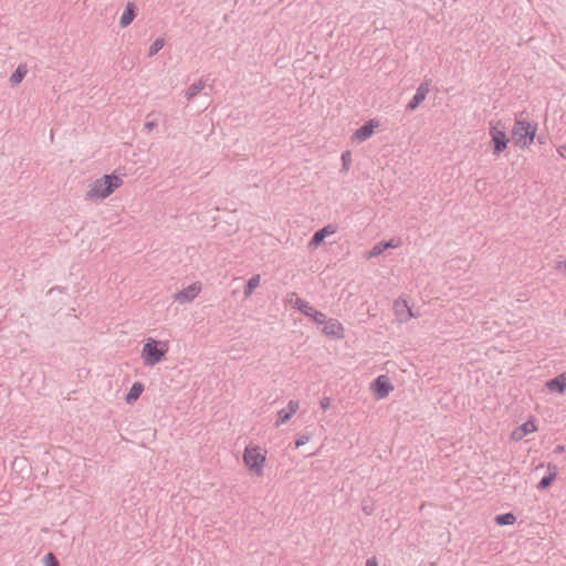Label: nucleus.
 I'll use <instances>...</instances> for the list:
<instances>
[{"mask_svg": "<svg viewBox=\"0 0 566 566\" xmlns=\"http://www.w3.org/2000/svg\"><path fill=\"white\" fill-rule=\"evenodd\" d=\"M124 184L120 176L115 174L104 175L88 184L84 200L101 202L113 195Z\"/></svg>", "mask_w": 566, "mask_h": 566, "instance_id": "1", "label": "nucleus"}, {"mask_svg": "<svg viewBox=\"0 0 566 566\" xmlns=\"http://www.w3.org/2000/svg\"><path fill=\"white\" fill-rule=\"evenodd\" d=\"M169 352L168 340H158L153 337L146 338L142 352L140 358L146 367H154L157 364L165 360L167 353Z\"/></svg>", "mask_w": 566, "mask_h": 566, "instance_id": "2", "label": "nucleus"}, {"mask_svg": "<svg viewBox=\"0 0 566 566\" xmlns=\"http://www.w3.org/2000/svg\"><path fill=\"white\" fill-rule=\"evenodd\" d=\"M537 124L528 122L523 117H515L512 128V138L516 147L527 148L536 136Z\"/></svg>", "mask_w": 566, "mask_h": 566, "instance_id": "3", "label": "nucleus"}, {"mask_svg": "<svg viewBox=\"0 0 566 566\" xmlns=\"http://www.w3.org/2000/svg\"><path fill=\"white\" fill-rule=\"evenodd\" d=\"M247 469L255 476L261 478L264 474L266 463V450L258 444L250 443L245 447L242 457Z\"/></svg>", "mask_w": 566, "mask_h": 566, "instance_id": "4", "label": "nucleus"}, {"mask_svg": "<svg viewBox=\"0 0 566 566\" xmlns=\"http://www.w3.org/2000/svg\"><path fill=\"white\" fill-rule=\"evenodd\" d=\"M501 122L496 124H490L489 134L491 136V143L493 145V155H501L507 147L509 138L503 128H500Z\"/></svg>", "mask_w": 566, "mask_h": 566, "instance_id": "5", "label": "nucleus"}, {"mask_svg": "<svg viewBox=\"0 0 566 566\" xmlns=\"http://www.w3.org/2000/svg\"><path fill=\"white\" fill-rule=\"evenodd\" d=\"M202 291V283L199 281H196L188 285L187 287L180 290L179 292L175 293L172 295V298L176 303L184 305L191 303L196 300V297L201 293Z\"/></svg>", "mask_w": 566, "mask_h": 566, "instance_id": "6", "label": "nucleus"}, {"mask_svg": "<svg viewBox=\"0 0 566 566\" xmlns=\"http://www.w3.org/2000/svg\"><path fill=\"white\" fill-rule=\"evenodd\" d=\"M298 409L300 402L297 400L291 399L285 408H282L277 411L274 426L279 428L287 423L291 418L298 411Z\"/></svg>", "mask_w": 566, "mask_h": 566, "instance_id": "7", "label": "nucleus"}, {"mask_svg": "<svg viewBox=\"0 0 566 566\" xmlns=\"http://www.w3.org/2000/svg\"><path fill=\"white\" fill-rule=\"evenodd\" d=\"M378 126H379L378 120H376V119L368 120L365 125H363L361 127H359L358 129H356L354 132V134L352 135V142L353 143H363V142L367 140L368 138H370L373 136L375 128H377Z\"/></svg>", "mask_w": 566, "mask_h": 566, "instance_id": "8", "label": "nucleus"}, {"mask_svg": "<svg viewBox=\"0 0 566 566\" xmlns=\"http://www.w3.org/2000/svg\"><path fill=\"white\" fill-rule=\"evenodd\" d=\"M400 238H392L389 241H381L376 243L367 253L366 259H373L382 254L387 249H396L401 245Z\"/></svg>", "mask_w": 566, "mask_h": 566, "instance_id": "9", "label": "nucleus"}, {"mask_svg": "<svg viewBox=\"0 0 566 566\" xmlns=\"http://www.w3.org/2000/svg\"><path fill=\"white\" fill-rule=\"evenodd\" d=\"M371 389L374 390L377 399H384L389 395L394 387L385 375H380L371 384Z\"/></svg>", "mask_w": 566, "mask_h": 566, "instance_id": "10", "label": "nucleus"}, {"mask_svg": "<svg viewBox=\"0 0 566 566\" xmlns=\"http://www.w3.org/2000/svg\"><path fill=\"white\" fill-rule=\"evenodd\" d=\"M429 82H423L417 88L416 94L411 98V101L407 104L406 109L412 112L418 108V106L427 98V95L430 91Z\"/></svg>", "mask_w": 566, "mask_h": 566, "instance_id": "11", "label": "nucleus"}, {"mask_svg": "<svg viewBox=\"0 0 566 566\" xmlns=\"http://www.w3.org/2000/svg\"><path fill=\"white\" fill-rule=\"evenodd\" d=\"M336 231H337V227L335 224L329 223V224L323 227L322 229H319L318 231H316L314 233V235L312 237V239L308 242V248L316 249L324 241V239L327 235H332V234L336 233Z\"/></svg>", "mask_w": 566, "mask_h": 566, "instance_id": "12", "label": "nucleus"}, {"mask_svg": "<svg viewBox=\"0 0 566 566\" xmlns=\"http://www.w3.org/2000/svg\"><path fill=\"white\" fill-rule=\"evenodd\" d=\"M394 311L397 316V319L400 323L408 322L411 317H413V313L409 308L407 301L405 300H396L394 303Z\"/></svg>", "mask_w": 566, "mask_h": 566, "instance_id": "13", "label": "nucleus"}, {"mask_svg": "<svg viewBox=\"0 0 566 566\" xmlns=\"http://www.w3.org/2000/svg\"><path fill=\"white\" fill-rule=\"evenodd\" d=\"M325 326L323 328V333L326 336H332L336 338H343L344 337V327L343 325L335 318L326 319L324 323Z\"/></svg>", "mask_w": 566, "mask_h": 566, "instance_id": "14", "label": "nucleus"}, {"mask_svg": "<svg viewBox=\"0 0 566 566\" xmlns=\"http://www.w3.org/2000/svg\"><path fill=\"white\" fill-rule=\"evenodd\" d=\"M289 304L292 305V307L298 310L304 315L308 316L312 313L313 306L305 300L298 297L296 293H291L287 298Z\"/></svg>", "mask_w": 566, "mask_h": 566, "instance_id": "15", "label": "nucleus"}, {"mask_svg": "<svg viewBox=\"0 0 566 566\" xmlns=\"http://www.w3.org/2000/svg\"><path fill=\"white\" fill-rule=\"evenodd\" d=\"M545 387L551 392L564 394L566 389V373H562L555 378L546 381Z\"/></svg>", "mask_w": 566, "mask_h": 566, "instance_id": "16", "label": "nucleus"}, {"mask_svg": "<svg viewBox=\"0 0 566 566\" xmlns=\"http://www.w3.org/2000/svg\"><path fill=\"white\" fill-rule=\"evenodd\" d=\"M135 17H136V8H135L134 3L128 2L125 7V10H124L120 19H119L120 27L127 28L133 22Z\"/></svg>", "mask_w": 566, "mask_h": 566, "instance_id": "17", "label": "nucleus"}, {"mask_svg": "<svg viewBox=\"0 0 566 566\" xmlns=\"http://www.w3.org/2000/svg\"><path fill=\"white\" fill-rule=\"evenodd\" d=\"M536 430L537 427L533 421H526L513 432V438L520 440L526 434L535 432Z\"/></svg>", "mask_w": 566, "mask_h": 566, "instance_id": "18", "label": "nucleus"}, {"mask_svg": "<svg viewBox=\"0 0 566 566\" xmlns=\"http://www.w3.org/2000/svg\"><path fill=\"white\" fill-rule=\"evenodd\" d=\"M145 387L142 382H135L128 394L126 395L125 397V401L128 403V405H133L139 397L140 395L143 394Z\"/></svg>", "mask_w": 566, "mask_h": 566, "instance_id": "19", "label": "nucleus"}, {"mask_svg": "<svg viewBox=\"0 0 566 566\" xmlns=\"http://www.w3.org/2000/svg\"><path fill=\"white\" fill-rule=\"evenodd\" d=\"M206 87V81L200 78L192 83L186 91L185 96L188 101L193 99Z\"/></svg>", "mask_w": 566, "mask_h": 566, "instance_id": "20", "label": "nucleus"}, {"mask_svg": "<svg viewBox=\"0 0 566 566\" xmlns=\"http://www.w3.org/2000/svg\"><path fill=\"white\" fill-rule=\"evenodd\" d=\"M548 474L546 476H544L538 485H537V489L539 490H544V489H547L556 479L557 476V468L555 465H548Z\"/></svg>", "mask_w": 566, "mask_h": 566, "instance_id": "21", "label": "nucleus"}, {"mask_svg": "<svg viewBox=\"0 0 566 566\" xmlns=\"http://www.w3.org/2000/svg\"><path fill=\"white\" fill-rule=\"evenodd\" d=\"M260 274H255L248 280L243 290L244 298H249L253 294L254 290L260 286Z\"/></svg>", "mask_w": 566, "mask_h": 566, "instance_id": "22", "label": "nucleus"}, {"mask_svg": "<svg viewBox=\"0 0 566 566\" xmlns=\"http://www.w3.org/2000/svg\"><path fill=\"white\" fill-rule=\"evenodd\" d=\"M27 67L25 65H19L18 69L11 74L9 81L11 83V85H18L19 83L22 82V80L24 78V76L27 75Z\"/></svg>", "mask_w": 566, "mask_h": 566, "instance_id": "23", "label": "nucleus"}, {"mask_svg": "<svg viewBox=\"0 0 566 566\" xmlns=\"http://www.w3.org/2000/svg\"><path fill=\"white\" fill-rule=\"evenodd\" d=\"M516 522V516L513 513H505L495 517V523L500 526L513 525Z\"/></svg>", "mask_w": 566, "mask_h": 566, "instance_id": "24", "label": "nucleus"}, {"mask_svg": "<svg viewBox=\"0 0 566 566\" xmlns=\"http://www.w3.org/2000/svg\"><path fill=\"white\" fill-rule=\"evenodd\" d=\"M352 153L349 150H345L343 154H342V169H340V172L343 174H347L350 166H352Z\"/></svg>", "mask_w": 566, "mask_h": 566, "instance_id": "25", "label": "nucleus"}, {"mask_svg": "<svg viewBox=\"0 0 566 566\" xmlns=\"http://www.w3.org/2000/svg\"><path fill=\"white\" fill-rule=\"evenodd\" d=\"M165 45V41L164 39L159 38L157 40H155L151 45L149 46V50H148V55L149 56H154L156 55Z\"/></svg>", "mask_w": 566, "mask_h": 566, "instance_id": "26", "label": "nucleus"}, {"mask_svg": "<svg viewBox=\"0 0 566 566\" xmlns=\"http://www.w3.org/2000/svg\"><path fill=\"white\" fill-rule=\"evenodd\" d=\"M316 324H324L327 319L326 315L314 307L312 308V313L308 315Z\"/></svg>", "mask_w": 566, "mask_h": 566, "instance_id": "27", "label": "nucleus"}, {"mask_svg": "<svg viewBox=\"0 0 566 566\" xmlns=\"http://www.w3.org/2000/svg\"><path fill=\"white\" fill-rule=\"evenodd\" d=\"M44 566H60V563L53 553H48L43 557Z\"/></svg>", "mask_w": 566, "mask_h": 566, "instance_id": "28", "label": "nucleus"}, {"mask_svg": "<svg viewBox=\"0 0 566 566\" xmlns=\"http://www.w3.org/2000/svg\"><path fill=\"white\" fill-rule=\"evenodd\" d=\"M310 439H311L310 434L301 436L300 438H297L295 440V447L300 448V447L304 446L305 443H307L310 441Z\"/></svg>", "mask_w": 566, "mask_h": 566, "instance_id": "29", "label": "nucleus"}, {"mask_svg": "<svg viewBox=\"0 0 566 566\" xmlns=\"http://www.w3.org/2000/svg\"><path fill=\"white\" fill-rule=\"evenodd\" d=\"M475 189L479 192H482L486 189V181L483 179H476L475 180Z\"/></svg>", "mask_w": 566, "mask_h": 566, "instance_id": "30", "label": "nucleus"}, {"mask_svg": "<svg viewBox=\"0 0 566 566\" xmlns=\"http://www.w3.org/2000/svg\"><path fill=\"white\" fill-rule=\"evenodd\" d=\"M319 406L321 408L325 411L327 410L329 407H331V398L329 397H323L321 400H319Z\"/></svg>", "mask_w": 566, "mask_h": 566, "instance_id": "31", "label": "nucleus"}, {"mask_svg": "<svg viewBox=\"0 0 566 566\" xmlns=\"http://www.w3.org/2000/svg\"><path fill=\"white\" fill-rule=\"evenodd\" d=\"M156 127H157V122H156V120H147V122L145 123V129H146L147 132H151V130H153L154 128H156Z\"/></svg>", "mask_w": 566, "mask_h": 566, "instance_id": "32", "label": "nucleus"}, {"mask_svg": "<svg viewBox=\"0 0 566 566\" xmlns=\"http://www.w3.org/2000/svg\"><path fill=\"white\" fill-rule=\"evenodd\" d=\"M555 269L558 271L566 272V259L562 261H557L555 264Z\"/></svg>", "mask_w": 566, "mask_h": 566, "instance_id": "33", "label": "nucleus"}, {"mask_svg": "<svg viewBox=\"0 0 566 566\" xmlns=\"http://www.w3.org/2000/svg\"><path fill=\"white\" fill-rule=\"evenodd\" d=\"M366 566H378V562L376 557H370L366 560Z\"/></svg>", "mask_w": 566, "mask_h": 566, "instance_id": "34", "label": "nucleus"}, {"mask_svg": "<svg viewBox=\"0 0 566 566\" xmlns=\"http://www.w3.org/2000/svg\"><path fill=\"white\" fill-rule=\"evenodd\" d=\"M363 512L366 514V515H370L373 513V507L369 506V505H363L361 507Z\"/></svg>", "mask_w": 566, "mask_h": 566, "instance_id": "35", "label": "nucleus"}, {"mask_svg": "<svg viewBox=\"0 0 566 566\" xmlns=\"http://www.w3.org/2000/svg\"><path fill=\"white\" fill-rule=\"evenodd\" d=\"M557 151L559 153L560 156H564V153L566 151V145L564 146H560Z\"/></svg>", "mask_w": 566, "mask_h": 566, "instance_id": "36", "label": "nucleus"}, {"mask_svg": "<svg viewBox=\"0 0 566 566\" xmlns=\"http://www.w3.org/2000/svg\"><path fill=\"white\" fill-rule=\"evenodd\" d=\"M564 450H565L564 446H557V447L555 448V452H556V453H562V452H564Z\"/></svg>", "mask_w": 566, "mask_h": 566, "instance_id": "37", "label": "nucleus"}]
</instances>
